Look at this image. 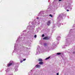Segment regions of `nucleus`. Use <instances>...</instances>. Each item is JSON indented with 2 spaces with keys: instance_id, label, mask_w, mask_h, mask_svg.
Wrapping results in <instances>:
<instances>
[{
  "instance_id": "1",
  "label": "nucleus",
  "mask_w": 75,
  "mask_h": 75,
  "mask_svg": "<svg viewBox=\"0 0 75 75\" xmlns=\"http://www.w3.org/2000/svg\"><path fill=\"white\" fill-rule=\"evenodd\" d=\"M43 40H49V38L47 37H45V38H43Z\"/></svg>"
},
{
  "instance_id": "2",
  "label": "nucleus",
  "mask_w": 75,
  "mask_h": 75,
  "mask_svg": "<svg viewBox=\"0 0 75 75\" xmlns=\"http://www.w3.org/2000/svg\"><path fill=\"white\" fill-rule=\"evenodd\" d=\"M38 61L39 62H42V60L41 59H39Z\"/></svg>"
},
{
  "instance_id": "3",
  "label": "nucleus",
  "mask_w": 75,
  "mask_h": 75,
  "mask_svg": "<svg viewBox=\"0 0 75 75\" xmlns=\"http://www.w3.org/2000/svg\"><path fill=\"white\" fill-rule=\"evenodd\" d=\"M50 21H49L47 23V25H50Z\"/></svg>"
},
{
  "instance_id": "4",
  "label": "nucleus",
  "mask_w": 75,
  "mask_h": 75,
  "mask_svg": "<svg viewBox=\"0 0 75 75\" xmlns=\"http://www.w3.org/2000/svg\"><path fill=\"white\" fill-rule=\"evenodd\" d=\"M12 65V63H9V64L7 65V66L8 67Z\"/></svg>"
},
{
  "instance_id": "5",
  "label": "nucleus",
  "mask_w": 75,
  "mask_h": 75,
  "mask_svg": "<svg viewBox=\"0 0 75 75\" xmlns=\"http://www.w3.org/2000/svg\"><path fill=\"white\" fill-rule=\"evenodd\" d=\"M35 67H36V68H40V65H36Z\"/></svg>"
},
{
  "instance_id": "6",
  "label": "nucleus",
  "mask_w": 75,
  "mask_h": 75,
  "mask_svg": "<svg viewBox=\"0 0 75 75\" xmlns=\"http://www.w3.org/2000/svg\"><path fill=\"white\" fill-rule=\"evenodd\" d=\"M39 64L40 65H42V64H43V62H40L39 63Z\"/></svg>"
},
{
  "instance_id": "7",
  "label": "nucleus",
  "mask_w": 75,
  "mask_h": 75,
  "mask_svg": "<svg viewBox=\"0 0 75 75\" xmlns=\"http://www.w3.org/2000/svg\"><path fill=\"white\" fill-rule=\"evenodd\" d=\"M49 58H50V57H47V58H46L45 59V60H47V59H49Z\"/></svg>"
},
{
  "instance_id": "8",
  "label": "nucleus",
  "mask_w": 75,
  "mask_h": 75,
  "mask_svg": "<svg viewBox=\"0 0 75 75\" xmlns=\"http://www.w3.org/2000/svg\"><path fill=\"white\" fill-rule=\"evenodd\" d=\"M44 45L45 47L47 46V43H45L44 44Z\"/></svg>"
},
{
  "instance_id": "9",
  "label": "nucleus",
  "mask_w": 75,
  "mask_h": 75,
  "mask_svg": "<svg viewBox=\"0 0 75 75\" xmlns=\"http://www.w3.org/2000/svg\"><path fill=\"white\" fill-rule=\"evenodd\" d=\"M57 55H60L61 53H57Z\"/></svg>"
},
{
  "instance_id": "10",
  "label": "nucleus",
  "mask_w": 75,
  "mask_h": 75,
  "mask_svg": "<svg viewBox=\"0 0 75 75\" xmlns=\"http://www.w3.org/2000/svg\"><path fill=\"white\" fill-rule=\"evenodd\" d=\"M49 16H50V17H52V16L51 14H50L49 15Z\"/></svg>"
},
{
  "instance_id": "11",
  "label": "nucleus",
  "mask_w": 75,
  "mask_h": 75,
  "mask_svg": "<svg viewBox=\"0 0 75 75\" xmlns=\"http://www.w3.org/2000/svg\"><path fill=\"white\" fill-rule=\"evenodd\" d=\"M34 37L35 38H36L37 37V35H35L34 36Z\"/></svg>"
},
{
  "instance_id": "12",
  "label": "nucleus",
  "mask_w": 75,
  "mask_h": 75,
  "mask_svg": "<svg viewBox=\"0 0 75 75\" xmlns=\"http://www.w3.org/2000/svg\"><path fill=\"white\" fill-rule=\"evenodd\" d=\"M42 37H44V35L42 34Z\"/></svg>"
},
{
  "instance_id": "13",
  "label": "nucleus",
  "mask_w": 75,
  "mask_h": 75,
  "mask_svg": "<svg viewBox=\"0 0 75 75\" xmlns=\"http://www.w3.org/2000/svg\"><path fill=\"white\" fill-rule=\"evenodd\" d=\"M25 60H26V59H25L23 60V61H25Z\"/></svg>"
},
{
  "instance_id": "14",
  "label": "nucleus",
  "mask_w": 75,
  "mask_h": 75,
  "mask_svg": "<svg viewBox=\"0 0 75 75\" xmlns=\"http://www.w3.org/2000/svg\"><path fill=\"white\" fill-rule=\"evenodd\" d=\"M22 62H23V61H22V60H21L20 62V63H22Z\"/></svg>"
},
{
  "instance_id": "15",
  "label": "nucleus",
  "mask_w": 75,
  "mask_h": 75,
  "mask_svg": "<svg viewBox=\"0 0 75 75\" xmlns=\"http://www.w3.org/2000/svg\"><path fill=\"white\" fill-rule=\"evenodd\" d=\"M57 75H59V73H57Z\"/></svg>"
},
{
  "instance_id": "16",
  "label": "nucleus",
  "mask_w": 75,
  "mask_h": 75,
  "mask_svg": "<svg viewBox=\"0 0 75 75\" xmlns=\"http://www.w3.org/2000/svg\"><path fill=\"white\" fill-rule=\"evenodd\" d=\"M67 11H69V10H67Z\"/></svg>"
},
{
  "instance_id": "17",
  "label": "nucleus",
  "mask_w": 75,
  "mask_h": 75,
  "mask_svg": "<svg viewBox=\"0 0 75 75\" xmlns=\"http://www.w3.org/2000/svg\"><path fill=\"white\" fill-rule=\"evenodd\" d=\"M2 0H0V2H1Z\"/></svg>"
},
{
  "instance_id": "18",
  "label": "nucleus",
  "mask_w": 75,
  "mask_h": 75,
  "mask_svg": "<svg viewBox=\"0 0 75 75\" xmlns=\"http://www.w3.org/2000/svg\"><path fill=\"white\" fill-rule=\"evenodd\" d=\"M61 1V0H59V1Z\"/></svg>"
},
{
  "instance_id": "19",
  "label": "nucleus",
  "mask_w": 75,
  "mask_h": 75,
  "mask_svg": "<svg viewBox=\"0 0 75 75\" xmlns=\"http://www.w3.org/2000/svg\"><path fill=\"white\" fill-rule=\"evenodd\" d=\"M73 54H75V52H73Z\"/></svg>"
},
{
  "instance_id": "20",
  "label": "nucleus",
  "mask_w": 75,
  "mask_h": 75,
  "mask_svg": "<svg viewBox=\"0 0 75 75\" xmlns=\"http://www.w3.org/2000/svg\"><path fill=\"white\" fill-rule=\"evenodd\" d=\"M38 18H37V19H38Z\"/></svg>"
}]
</instances>
